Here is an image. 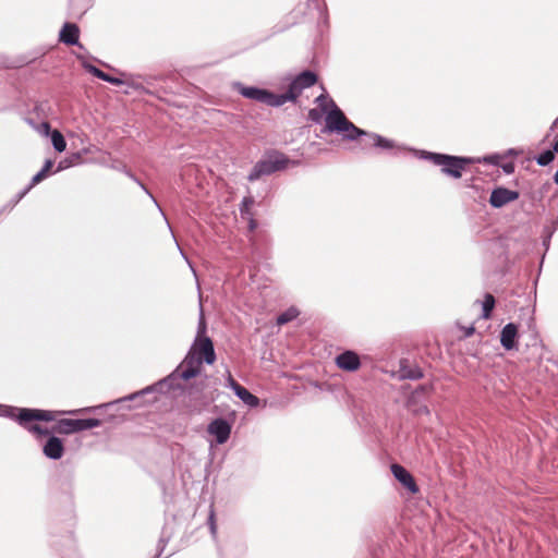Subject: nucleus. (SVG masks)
I'll return each mask as SVG.
<instances>
[{
    "label": "nucleus",
    "instance_id": "nucleus-20",
    "mask_svg": "<svg viewBox=\"0 0 558 558\" xmlns=\"http://www.w3.org/2000/svg\"><path fill=\"white\" fill-rule=\"evenodd\" d=\"M555 158V151L554 150H546L544 153H542L538 157H537V163L541 165V166H547L548 163H550Z\"/></svg>",
    "mask_w": 558,
    "mask_h": 558
},
{
    "label": "nucleus",
    "instance_id": "nucleus-3",
    "mask_svg": "<svg viewBox=\"0 0 558 558\" xmlns=\"http://www.w3.org/2000/svg\"><path fill=\"white\" fill-rule=\"evenodd\" d=\"M216 361L213 341L209 338H195L185 359L180 365L179 376L189 380L199 374L203 362L211 365Z\"/></svg>",
    "mask_w": 558,
    "mask_h": 558
},
{
    "label": "nucleus",
    "instance_id": "nucleus-5",
    "mask_svg": "<svg viewBox=\"0 0 558 558\" xmlns=\"http://www.w3.org/2000/svg\"><path fill=\"white\" fill-rule=\"evenodd\" d=\"M236 88L243 97L266 104L271 107H279L284 104V99H282L280 95L272 94L266 89H260L257 87H245L241 84H236Z\"/></svg>",
    "mask_w": 558,
    "mask_h": 558
},
{
    "label": "nucleus",
    "instance_id": "nucleus-10",
    "mask_svg": "<svg viewBox=\"0 0 558 558\" xmlns=\"http://www.w3.org/2000/svg\"><path fill=\"white\" fill-rule=\"evenodd\" d=\"M391 472L395 477L412 494H416L418 492V487L413 476L403 466L393 463L391 464Z\"/></svg>",
    "mask_w": 558,
    "mask_h": 558
},
{
    "label": "nucleus",
    "instance_id": "nucleus-25",
    "mask_svg": "<svg viewBox=\"0 0 558 558\" xmlns=\"http://www.w3.org/2000/svg\"><path fill=\"white\" fill-rule=\"evenodd\" d=\"M227 385L233 390L235 391L236 390V387H240L241 385L239 383H236L232 375L230 374V372H228V378H227Z\"/></svg>",
    "mask_w": 558,
    "mask_h": 558
},
{
    "label": "nucleus",
    "instance_id": "nucleus-32",
    "mask_svg": "<svg viewBox=\"0 0 558 558\" xmlns=\"http://www.w3.org/2000/svg\"><path fill=\"white\" fill-rule=\"evenodd\" d=\"M554 179H555L556 184H558V169H557V172L555 173V178Z\"/></svg>",
    "mask_w": 558,
    "mask_h": 558
},
{
    "label": "nucleus",
    "instance_id": "nucleus-18",
    "mask_svg": "<svg viewBox=\"0 0 558 558\" xmlns=\"http://www.w3.org/2000/svg\"><path fill=\"white\" fill-rule=\"evenodd\" d=\"M299 314L300 313L295 307H290L277 317V324L279 326L284 325V324L295 319L299 316Z\"/></svg>",
    "mask_w": 558,
    "mask_h": 558
},
{
    "label": "nucleus",
    "instance_id": "nucleus-30",
    "mask_svg": "<svg viewBox=\"0 0 558 558\" xmlns=\"http://www.w3.org/2000/svg\"><path fill=\"white\" fill-rule=\"evenodd\" d=\"M420 412H423V413H426V414H427V413H428V409H427L426 407H422V408L420 409Z\"/></svg>",
    "mask_w": 558,
    "mask_h": 558
},
{
    "label": "nucleus",
    "instance_id": "nucleus-1",
    "mask_svg": "<svg viewBox=\"0 0 558 558\" xmlns=\"http://www.w3.org/2000/svg\"><path fill=\"white\" fill-rule=\"evenodd\" d=\"M320 110L311 109L308 112V118L314 122H319L322 119V113H326V130L329 132H337L342 134L348 140H354L357 136H366L367 143L366 145H372L381 148H390L392 144L390 141L377 135V134H367L363 130L356 128L352 122H350L344 113L337 107L332 99H329L326 95H319L315 100Z\"/></svg>",
    "mask_w": 558,
    "mask_h": 558
},
{
    "label": "nucleus",
    "instance_id": "nucleus-13",
    "mask_svg": "<svg viewBox=\"0 0 558 558\" xmlns=\"http://www.w3.org/2000/svg\"><path fill=\"white\" fill-rule=\"evenodd\" d=\"M78 35L80 29L77 25L73 23H65L60 31V41L66 44V45H77L78 44Z\"/></svg>",
    "mask_w": 558,
    "mask_h": 558
},
{
    "label": "nucleus",
    "instance_id": "nucleus-16",
    "mask_svg": "<svg viewBox=\"0 0 558 558\" xmlns=\"http://www.w3.org/2000/svg\"><path fill=\"white\" fill-rule=\"evenodd\" d=\"M63 445L60 438L51 436L44 446V453H62Z\"/></svg>",
    "mask_w": 558,
    "mask_h": 558
},
{
    "label": "nucleus",
    "instance_id": "nucleus-8",
    "mask_svg": "<svg viewBox=\"0 0 558 558\" xmlns=\"http://www.w3.org/2000/svg\"><path fill=\"white\" fill-rule=\"evenodd\" d=\"M519 197V193L510 191L508 189L498 187L490 194L489 203L495 208H500L504 205L515 201Z\"/></svg>",
    "mask_w": 558,
    "mask_h": 558
},
{
    "label": "nucleus",
    "instance_id": "nucleus-4",
    "mask_svg": "<svg viewBox=\"0 0 558 558\" xmlns=\"http://www.w3.org/2000/svg\"><path fill=\"white\" fill-rule=\"evenodd\" d=\"M287 165L288 159L282 154H271L266 158L259 160L254 166L247 179L251 182L258 180L263 175H268L276 171L284 169Z\"/></svg>",
    "mask_w": 558,
    "mask_h": 558
},
{
    "label": "nucleus",
    "instance_id": "nucleus-36",
    "mask_svg": "<svg viewBox=\"0 0 558 558\" xmlns=\"http://www.w3.org/2000/svg\"><path fill=\"white\" fill-rule=\"evenodd\" d=\"M136 396H137V393L132 395V396L130 397V399H134Z\"/></svg>",
    "mask_w": 558,
    "mask_h": 558
},
{
    "label": "nucleus",
    "instance_id": "nucleus-22",
    "mask_svg": "<svg viewBox=\"0 0 558 558\" xmlns=\"http://www.w3.org/2000/svg\"><path fill=\"white\" fill-rule=\"evenodd\" d=\"M254 204L253 197H245L242 202L241 214L243 217L250 216V209Z\"/></svg>",
    "mask_w": 558,
    "mask_h": 558
},
{
    "label": "nucleus",
    "instance_id": "nucleus-35",
    "mask_svg": "<svg viewBox=\"0 0 558 558\" xmlns=\"http://www.w3.org/2000/svg\"><path fill=\"white\" fill-rule=\"evenodd\" d=\"M142 189H144L146 191V193H148V191L146 190L145 185L141 184Z\"/></svg>",
    "mask_w": 558,
    "mask_h": 558
},
{
    "label": "nucleus",
    "instance_id": "nucleus-7",
    "mask_svg": "<svg viewBox=\"0 0 558 558\" xmlns=\"http://www.w3.org/2000/svg\"><path fill=\"white\" fill-rule=\"evenodd\" d=\"M317 82V76L311 71H304L299 74L290 84L289 89L286 94L280 96L287 101H294L302 93L304 88L313 86Z\"/></svg>",
    "mask_w": 558,
    "mask_h": 558
},
{
    "label": "nucleus",
    "instance_id": "nucleus-27",
    "mask_svg": "<svg viewBox=\"0 0 558 558\" xmlns=\"http://www.w3.org/2000/svg\"><path fill=\"white\" fill-rule=\"evenodd\" d=\"M40 130L44 134H49L50 132V125L47 122L41 123Z\"/></svg>",
    "mask_w": 558,
    "mask_h": 558
},
{
    "label": "nucleus",
    "instance_id": "nucleus-28",
    "mask_svg": "<svg viewBox=\"0 0 558 558\" xmlns=\"http://www.w3.org/2000/svg\"><path fill=\"white\" fill-rule=\"evenodd\" d=\"M52 161L51 160H47L43 167V171H45L46 173H48L52 167Z\"/></svg>",
    "mask_w": 558,
    "mask_h": 558
},
{
    "label": "nucleus",
    "instance_id": "nucleus-6",
    "mask_svg": "<svg viewBox=\"0 0 558 558\" xmlns=\"http://www.w3.org/2000/svg\"><path fill=\"white\" fill-rule=\"evenodd\" d=\"M429 158L433 160L435 165L442 167V172L457 179L462 175L461 171L469 162V160L465 158L441 154H429Z\"/></svg>",
    "mask_w": 558,
    "mask_h": 558
},
{
    "label": "nucleus",
    "instance_id": "nucleus-19",
    "mask_svg": "<svg viewBox=\"0 0 558 558\" xmlns=\"http://www.w3.org/2000/svg\"><path fill=\"white\" fill-rule=\"evenodd\" d=\"M495 306V299L492 294H486L483 301V317L488 318L490 316V312Z\"/></svg>",
    "mask_w": 558,
    "mask_h": 558
},
{
    "label": "nucleus",
    "instance_id": "nucleus-34",
    "mask_svg": "<svg viewBox=\"0 0 558 558\" xmlns=\"http://www.w3.org/2000/svg\"><path fill=\"white\" fill-rule=\"evenodd\" d=\"M49 457L53 458V459H59L61 456L53 454V456H49Z\"/></svg>",
    "mask_w": 558,
    "mask_h": 558
},
{
    "label": "nucleus",
    "instance_id": "nucleus-9",
    "mask_svg": "<svg viewBox=\"0 0 558 558\" xmlns=\"http://www.w3.org/2000/svg\"><path fill=\"white\" fill-rule=\"evenodd\" d=\"M231 432L229 423L222 418L213 421L208 426V433L215 437L218 444H223L228 440Z\"/></svg>",
    "mask_w": 558,
    "mask_h": 558
},
{
    "label": "nucleus",
    "instance_id": "nucleus-12",
    "mask_svg": "<svg viewBox=\"0 0 558 558\" xmlns=\"http://www.w3.org/2000/svg\"><path fill=\"white\" fill-rule=\"evenodd\" d=\"M518 337V328L514 324L509 323L507 324L500 333V342L501 345L506 350H511L515 347V339Z\"/></svg>",
    "mask_w": 558,
    "mask_h": 558
},
{
    "label": "nucleus",
    "instance_id": "nucleus-29",
    "mask_svg": "<svg viewBox=\"0 0 558 558\" xmlns=\"http://www.w3.org/2000/svg\"><path fill=\"white\" fill-rule=\"evenodd\" d=\"M553 150H554L555 153H557V151H558V140H557V141H556V143L554 144Z\"/></svg>",
    "mask_w": 558,
    "mask_h": 558
},
{
    "label": "nucleus",
    "instance_id": "nucleus-2",
    "mask_svg": "<svg viewBox=\"0 0 558 558\" xmlns=\"http://www.w3.org/2000/svg\"><path fill=\"white\" fill-rule=\"evenodd\" d=\"M19 421L25 425L31 432L37 435L47 436L50 433L72 434L81 430L98 427L100 421L97 418H61L54 422L51 429L43 427L33 421H54V413L43 410L23 409L20 411Z\"/></svg>",
    "mask_w": 558,
    "mask_h": 558
},
{
    "label": "nucleus",
    "instance_id": "nucleus-14",
    "mask_svg": "<svg viewBox=\"0 0 558 558\" xmlns=\"http://www.w3.org/2000/svg\"><path fill=\"white\" fill-rule=\"evenodd\" d=\"M234 393L248 407L255 408L259 404V399L252 395L246 388L243 386L236 387Z\"/></svg>",
    "mask_w": 558,
    "mask_h": 558
},
{
    "label": "nucleus",
    "instance_id": "nucleus-15",
    "mask_svg": "<svg viewBox=\"0 0 558 558\" xmlns=\"http://www.w3.org/2000/svg\"><path fill=\"white\" fill-rule=\"evenodd\" d=\"M86 69L89 73H92L96 77H98L102 81L109 82L113 85H121L123 83L122 80H120L118 77L110 76L94 65H87Z\"/></svg>",
    "mask_w": 558,
    "mask_h": 558
},
{
    "label": "nucleus",
    "instance_id": "nucleus-21",
    "mask_svg": "<svg viewBox=\"0 0 558 558\" xmlns=\"http://www.w3.org/2000/svg\"><path fill=\"white\" fill-rule=\"evenodd\" d=\"M206 329H207V326H206L205 317L203 314V310L201 308V316H199L196 338H208L206 336Z\"/></svg>",
    "mask_w": 558,
    "mask_h": 558
},
{
    "label": "nucleus",
    "instance_id": "nucleus-11",
    "mask_svg": "<svg viewBox=\"0 0 558 558\" xmlns=\"http://www.w3.org/2000/svg\"><path fill=\"white\" fill-rule=\"evenodd\" d=\"M336 364L343 371L354 372L359 369L361 362L356 353L353 351H345L336 357Z\"/></svg>",
    "mask_w": 558,
    "mask_h": 558
},
{
    "label": "nucleus",
    "instance_id": "nucleus-24",
    "mask_svg": "<svg viewBox=\"0 0 558 558\" xmlns=\"http://www.w3.org/2000/svg\"><path fill=\"white\" fill-rule=\"evenodd\" d=\"M402 377L410 379H417L422 377V372L420 369H411L405 371V368H401Z\"/></svg>",
    "mask_w": 558,
    "mask_h": 558
},
{
    "label": "nucleus",
    "instance_id": "nucleus-33",
    "mask_svg": "<svg viewBox=\"0 0 558 558\" xmlns=\"http://www.w3.org/2000/svg\"><path fill=\"white\" fill-rule=\"evenodd\" d=\"M149 390H150V388L143 389V390L141 391V393H145V392H147V391H149Z\"/></svg>",
    "mask_w": 558,
    "mask_h": 558
},
{
    "label": "nucleus",
    "instance_id": "nucleus-31",
    "mask_svg": "<svg viewBox=\"0 0 558 558\" xmlns=\"http://www.w3.org/2000/svg\"><path fill=\"white\" fill-rule=\"evenodd\" d=\"M250 227L251 229L255 228V222L252 218H250Z\"/></svg>",
    "mask_w": 558,
    "mask_h": 558
},
{
    "label": "nucleus",
    "instance_id": "nucleus-17",
    "mask_svg": "<svg viewBox=\"0 0 558 558\" xmlns=\"http://www.w3.org/2000/svg\"><path fill=\"white\" fill-rule=\"evenodd\" d=\"M50 136H51V143H52L54 149L59 153L64 151L65 147H66V143H65V140H64L63 135L61 134V132H59L58 130H53L50 133Z\"/></svg>",
    "mask_w": 558,
    "mask_h": 558
},
{
    "label": "nucleus",
    "instance_id": "nucleus-26",
    "mask_svg": "<svg viewBox=\"0 0 558 558\" xmlns=\"http://www.w3.org/2000/svg\"><path fill=\"white\" fill-rule=\"evenodd\" d=\"M209 523H210L211 532L215 533L216 532V524H215V513H214V511L210 512Z\"/></svg>",
    "mask_w": 558,
    "mask_h": 558
},
{
    "label": "nucleus",
    "instance_id": "nucleus-23",
    "mask_svg": "<svg viewBox=\"0 0 558 558\" xmlns=\"http://www.w3.org/2000/svg\"><path fill=\"white\" fill-rule=\"evenodd\" d=\"M47 177V173L43 170H40L38 173H36L33 179H32V182L29 184V186L26 189V191L23 193V195L25 193H27L34 185L38 184L40 181H43L45 178Z\"/></svg>",
    "mask_w": 558,
    "mask_h": 558
}]
</instances>
